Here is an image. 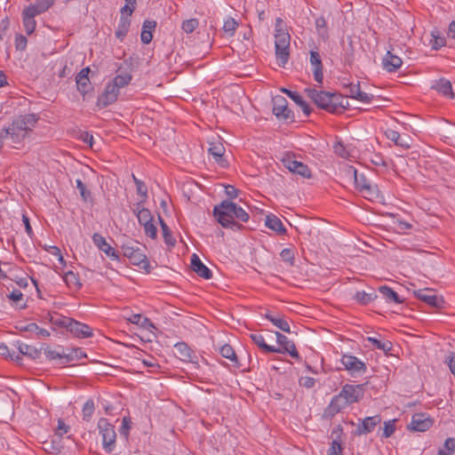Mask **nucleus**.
Listing matches in <instances>:
<instances>
[{"mask_svg":"<svg viewBox=\"0 0 455 455\" xmlns=\"http://www.w3.org/2000/svg\"><path fill=\"white\" fill-rule=\"evenodd\" d=\"M307 95L314 101L317 108L328 113L339 115L348 108L349 103L346 97L339 92H330L307 88L305 90Z\"/></svg>","mask_w":455,"mask_h":455,"instance_id":"nucleus-1","label":"nucleus"},{"mask_svg":"<svg viewBox=\"0 0 455 455\" xmlns=\"http://www.w3.org/2000/svg\"><path fill=\"white\" fill-rule=\"evenodd\" d=\"M237 204L229 200H223L216 204L212 210V215L217 222L224 228H230L234 231H240L243 226L235 220V214Z\"/></svg>","mask_w":455,"mask_h":455,"instance_id":"nucleus-2","label":"nucleus"},{"mask_svg":"<svg viewBox=\"0 0 455 455\" xmlns=\"http://www.w3.org/2000/svg\"><path fill=\"white\" fill-rule=\"evenodd\" d=\"M121 249L124 256L129 259L132 265L144 270L147 274L150 273L149 261L140 244L136 242H128L123 243Z\"/></svg>","mask_w":455,"mask_h":455,"instance_id":"nucleus-3","label":"nucleus"},{"mask_svg":"<svg viewBox=\"0 0 455 455\" xmlns=\"http://www.w3.org/2000/svg\"><path fill=\"white\" fill-rule=\"evenodd\" d=\"M291 36L288 32L275 34V57L279 67H284L290 58Z\"/></svg>","mask_w":455,"mask_h":455,"instance_id":"nucleus-4","label":"nucleus"},{"mask_svg":"<svg viewBox=\"0 0 455 455\" xmlns=\"http://www.w3.org/2000/svg\"><path fill=\"white\" fill-rule=\"evenodd\" d=\"M346 172L348 176L353 177L355 188L363 194L364 197L370 199L377 196L378 188L371 186L363 173L358 174L357 170L351 165L347 168Z\"/></svg>","mask_w":455,"mask_h":455,"instance_id":"nucleus-5","label":"nucleus"},{"mask_svg":"<svg viewBox=\"0 0 455 455\" xmlns=\"http://www.w3.org/2000/svg\"><path fill=\"white\" fill-rule=\"evenodd\" d=\"M100 434L102 436V445L107 452H111L116 447V431L115 427L105 418H100L98 421Z\"/></svg>","mask_w":455,"mask_h":455,"instance_id":"nucleus-6","label":"nucleus"},{"mask_svg":"<svg viewBox=\"0 0 455 455\" xmlns=\"http://www.w3.org/2000/svg\"><path fill=\"white\" fill-rule=\"evenodd\" d=\"M273 102V114L279 119V120H291L294 119V115L292 110H291L288 108V101L287 100L281 95H276L272 99Z\"/></svg>","mask_w":455,"mask_h":455,"instance_id":"nucleus-7","label":"nucleus"},{"mask_svg":"<svg viewBox=\"0 0 455 455\" xmlns=\"http://www.w3.org/2000/svg\"><path fill=\"white\" fill-rule=\"evenodd\" d=\"M276 342L280 345V347H276L275 349L279 351H273L272 353L278 354H289L292 358L301 361V357L299 355L296 346L293 341L290 340L285 335L282 334L279 331H275Z\"/></svg>","mask_w":455,"mask_h":455,"instance_id":"nucleus-8","label":"nucleus"},{"mask_svg":"<svg viewBox=\"0 0 455 455\" xmlns=\"http://www.w3.org/2000/svg\"><path fill=\"white\" fill-rule=\"evenodd\" d=\"M364 384L350 385L346 384L342 387L339 394L348 403L349 405L359 402L364 395Z\"/></svg>","mask_w":455,"mask_h":455,"instance_id":"nucleus-9","label":"nucleus"},{"mask_svg":"<svg viewBox=\"0 0 455 455\" xmlns=\"http://www.w3.org/2000/svg\"><path fill=\"white\" fill-rule=\"evenodd\" d=\"M341 363L351 376L364 373L367 371L366 364L355 355L345 354L341 357Z\"/></svg>","mask_w":455,"mask_h":455,"instance_id":"nucleus-10","label":"nucleus"},{"mask_svg":"<svg viewBox=\"0 0 455 455\" xmlns=\"http://www.w3.org/2000/svg\"><path fill=\"white\" fill-rule=\"evenodd\" d=\"M28 131L30 130L28 128L24 121L20 116L12 121L9 128L4 130L5 133L4 136L10 134L14 142L20 141V140L24 139L28 134Z\"/></svg>","mask_w":455,"mask_h":455,"instance_id":"nucleus-11","label":"nucleus"},{"mask_svg":"<svg viewBox=\"0 0 455 455\" xmlns=\"http://www.w3.org/2000/svg\"><path fill=\"white\" fill-rule=\"evenodd\" d=\"M381 422V416L377 414L371 417H366L357 424L353 435L355 436L364 435L371 433L375 427Z\"/></svg>","mask_w":455,"mask_h":455,"instance_id":"nucleus-12","label":"nucleus"},{"mask_svg":"<svg viewBox=\"0 0 455 455\" xmlns=\"http://www.w3.org/2000/svg\"><path fill=\"white\" fill-rule=\"evenodd\" d=\"M347 406H349L348 403L339 393L331 398L330 403L324 409L323 418L331 419Z\"/></svg>","mask_w":455,"mask_h":455,"instance_id":"nucleus-13","label":"nucleus"},{"mask_svg":"<svg viewBox=\"0 0 455 455\" xmlns=\"http://www.w3.org/2000/svg\"><path fill=\"white\" fill-rule=\"evenodd\" d=\"M434 424V419L426 413H415L411 417L409 428L412 431L425 432Z\"/></svg>","mask_w":455,"mask_h":455,"instance_id":"nucleus-14","label":"nucleus"},{"mask_svg":"<svg viewBox=\"0 0 455 455\" xmlns=\"http://www.w3.org/2000/svg\"><path fill=\"white\" fill-rule=\"evenodd\" d=\"M414 295L419 300L427 303V305L436 307L442 308L444 304V300L442 297H438L436 294L433 292L432 290L424 289L418 290L414 291Z\"/></svg>","mask_w":455,"mask_h":455,"instance_id":"nucleus-15","label":"nucleus"},{"mask_svg":"<svg viewBox=\"0 0 455 455\" xmlns=\"http://www.w3.org/2000/svg\"><path fill=\"white\" fill-rule=\"evenodd\" d=\"M119 92L117 89H115V85L112 86L108 83L106 84L105 89L97 99L96 105L100 108H104L117 100Z\"/></svg>","mask_w":455,"mask_h":455,"instance_id":"nucleus-16","label":"nucleus"},{"mask_svg":"<svg viewBox=\"0 0 455 455\" xmlns=\"http://www.w3.org/2000/svg\"><path fill=\"white\" fill-rule=\"evenodd\" d=\"M175 348V355L181 361L185 363H191L194 364H196L198 366L197 363V356L196 353L191 349V347L186 343V342H177L174 345Z\"/></svg>","mask_w":455,"mask_h":455,"instance_id":"nucleus-17","label":"nucleus"},{"mask_svg":"<svg viewBox=\"0 0 455 455\" xmlns=\"http://www.w3.org/2000/svg\"><path fill=\"white\" fill-rule=\"evenodd\" d=\"M283 164L291 172L300 175L303 178H310L311 171L308 166L302 162L287 157L283 159Z\"/></svg>","mask_w":455,"mask_h":455,"instance_id":"nucleus-18","label":"nucleus"},{"mask_svg":"<svg viewBox=\"0 0 455 455\" xmlns=\"http://www.w3.org/2000/svg\"><path fill=\"white\" fill-rule=\"evenodd\" d=\"M90 71L91 69L89 67L84 68L76 76L77 91L83 96H85L88 92H90L92 90V86L89 79Z\"/></svg>","mask_w":455,"mask_h":455,"instance_id":"nucleus-19","label":"nucleus"},{"mask_svg":"<svg viewBox=\"0 0 455 455\" xmlns=\"http://www.w3.org/2000/svg\"><path fill=\"white\" fill-rule=\"evenodd\" d=\"M67 331H69L75 337L80 339L89 338L92 336V330L89 325L76 321L73 318L71 319V323H69Z\"/></svg>","mask_w":455,"mask_h":455,"instance_id":"nucleus-20","label":"nucleus"},{"mask_svg":"<svg viewBox=\"0 0 455 455\" xmlns=\"http://www.w3.org/2000/svg\"><path fill=\"white\" fill-rule=\"evenodd\" d=\"M92 242L99 250L103 251L111 259L119 260V255L116 251L107 243L106 239L101 235L94 233Z\"/></svg>","mask_w":455,"mask_h":455,"instance_id":"nucleus-21","label":"nucleus"},{"mask_svg":"<svg viewBox=\"0 0 455 455\" xmlns=\"http://www.w3.org/2000/svg\"><path fill=\"white\" fill-rule=\"evenodd\" d=\"M385 135L397 147H400L405 150L411 148V138L408 135H401L397 131L393 129H387Z\"/></svg>","mask_w":455,"mask_h":455,"instance_id":"nucleus-22","label":"nucleus"},{"mask_svg":"<svg viewBox=\"0 0 455 455\" xmlns=\"http://www.w3.org/2000/svg\"><path fill=\"white\" fill-rule=\"evenodd\" d=\"M310 64L313 67V75L315 80L319 84H323V63L322 59L318 52L310 51Z\"/></svg>","mask_w":455,"mask_h":455,"instance_id":"nucleus-23","label":"nucleus"},{"mask_svg":"<svg viewBox=\"0 0 455 455\" xmlns=\"http://www.w3.org/2000/svg\"><path fill=\"white\" fill-rule=\"evenodd\" d=\"M343 434V429L340 425L336 426L332 432L331 435H334L335 438L331 443V446L328 450V455H342L343 446L341 435Z\"/></svg>","mask_w":455,"mask_h":455,"instance_id":"nucleus-24","label":"nucleus"},{"mask_svg":"<svg viewBox=\"0 0 455 455\" xmlns=\"http://www.w3.org/2000/svg\"><path fill=\"white\" fill-rule=\"evenodd\" d=\"M191 268L194 272H196L200 277L204 279L209 280L212 277V270L206 267L200 258L196 254H192L191 256Z\"/></svg>","mask_w":455,"mask_h":455,"instance_id":"nucleus-25","label":"nucleus"},{"mask_svg":"<svg viewBox=\"0 0 455 455\" xmlns=\"http://www.w3.org/2000/svg\"><path fill=\"white\" fill-rule=\"evenodd\" d=\"M402 59L395 55L392 51H387L382 59V67L386 71L389 73L395 72L402 66Z\"/></svg>","mask_w":455,"mask_h":455,"instance_id":"nucleus-26","label":"nucleus"},{"mask_svg":"<svg viewBox=\"0 0 455 455\" xmlns=\"http://www.w3.org/2000/svg\"><path fill=\"white\" fill-rule=\"evenodd\" d=\"M208 152L221 167H227L228 162L224 158L225 148L220 141L211 142Z\"/></svg>","mask_w":455,"mask_h":455,"instance_id":"nucleus-27","label":"nucleus"},{"mask_svg":"<svg viewBox=\"0 0 455 455\" xmlns=\"http://www.w3.org/2000/svg\"><path fill=\"white\" fill-rule=\"evenodd\" d=\"M349 97L355 99L356 100L362 101L363 103H370L374 99L372 94H368L364 92H362L360 89V83L357 84H349L347 85Z\"/></svg>","mask_w":455,"mask_h":455,"instance_id":"nucleus-28","label":"nucleus"},{"mask_svg":"<svg viewBox=\"0 0 455 455\" xmlns=\"http://www.w3.org/2000/svg\"><path fill=\"white\" fill-rule=\"evenodd\" d=\"M87 355L80 347H62V362L61 364H67L74 361L85 358Z\"/></svg>","mask_w":455,"mask_h":455,"instance_id":"nucleus-29","label":"nucleus"},{"mask_svg":"<svg viewBox=\"0 0 455 455\" xmlns=\"http://www.w3.org/2000/svg\"><path fill=\"white\" fill-rule=\"evenodd\" d=\"M281 92L285 93L298 106H299L306 116H308L311 114L312 109L310 106L303 100L302 96L298 92H293L286 88H281Z\"/></svg>","mask_w":455,"mask_h":455,"instance_id":"nucleus-30","label":"nucleus"},{"mask_svg":"<svg viewBox=\"0 0 455 455\" xmlns=\"http://www.w3.org/2000/svg\"><path fill=\"white\" fill-rule=\"evenodd\" d=\"M431 88L445 97L454 98L452 85L448 79L440 78L439 80H435Z\"/></svg>","mask_w":455,"mask_h":455,"instance_id":"nucleus-31","label":"nucleus"},{"mask_svg":"<svg viewBox=\"0 0 455 455\" xmlns=\"http://www.w3.org/2000/svg\"><path fill=\"white\" fill-rule=\"evenodd\" d=\"M132 79V76L128 72L123 71L122 67H119L117 69V75L108 84L112 86L115 85V89H117L119 92L120 88L128 85Z\"/></svg>","mask_w":455,"mask_h":455,"instance_id":"nucleus-32","label":"nucleus"},{"mask_svg":"<svg viewBox=\"0 0 455 455\" xmlns=\"http://www.w3.org/2000/svg\"><path fill=\"white\" fill-rule=\"evenodd\" d=\"M13 346L19 350L18 354L20 355H22L31 359H36L41 355L42 349H37L36 347L24 344L20 340L15 341Z\"/></svg>","mask_w":455,"mask_h":455,"instance_id":"nucleus-33","label":"nucleus"},{"mask_svg":"<svg viewBox=\"0 0 455 455\" xmlns=\"http://www.w3.org/2000/svg\"><path fill=\"white\" fill-rule=\"evenodd\" d=\"M265 225L269 229L276 232L278 235H285L286 228H284L281 220L273 213H268L266 216Z\"/></svg>","mask_w":455,"mask_h":455,"instance_id":"nucleus-34","label":"nucleus"},{"mask_svg":"<svg viewBox=\"0 0 455 455\" xmlns=\"http://www.w3.org/2000/svg\"><path fill=\"white\" fill-rule=\"evenodd\" d=\"M156 28V21L151 20H144L140 34V40L144 44H148L153 39V32Z\"/></svg>","mask_w":455,"mask_h":455,"instance_id":"nucleus-35","label":"nucleus"},{"mask_svg":"<svg viewBox=\"0 0 455 455\" xmlns=\"http://www.w3.org/2000/svg\"><path fill=\"white\" fill-rule=\"evenodd\" d=\"M379 291L388 303L402 304L404 301L396 291L387 285L379 286Z\"/></svg>","mask_w":455,"mask_h":455,"instance_id":"nucleus-36","label":"nucleus"},{"mask_svg":"<svg viewBox=\"0 0 455 455\" xmlns=\"http://www.w3.org/2000/svg\"><path fill=\"white\" fill-rule=\"evenodd\" d=\"M54 2L55 0H36L35 4H29L26 8L37 16L50 9Z\"/></svg>","mask_w":455,"mask_h":455,"instance_id":"nucleus-37","label":"nucleus"},{"mask_svg":"<svg viewBox=\"0 0 455 455\" xmlns=\"http://www.w3.org/2000/svg\"><path fill=\"white\" fill-rule=\"evenodd\" d=\"M131 26V20L125 15H121L118 22V26L116 29V36L121 42L124 41L127 36Z\"/></svg>","mask_w":455,"mask_h":455,"instance_id":"nucleus-38","label":"nucleus"},{"mask_svg":"<svg viewBox=\"0 0 455 455\" xmlns=\"http://www.w3.org/2000/svg\"><path fill=\"white\" fill-rule=\"evenodd\" d=\"M21 15L25 30L28 35H31L35 31L36 27V22L35 20V17L36 15L29 12L27 8H24Z\"/></svg>","mask_w":455,"mask_h":455,"instance_id":"nucleus-39","label":"nucleus"},{"mask_svg":"<svg viewBox=\"0 0 455 455\" xmlns=\"http://www.w3.org/2000/svg\"><path fill=\"white\" fill-rule=\"evenodd\" d=\"M63 280L71 290L78 291L82 287V283L80 282L78 274L74 273L73 271H68L65 273Z\"/></svg>","mask_w":455,"mask_h":455,"instance_id":"nucleus-40","label":"nucleus"},{"mask_svg":"<svg viewBox=\"0 0 455 455\" xmlns=\"http://www.w3.org/2000/svg\"><path fill=\"white\" fill-rule=\"evenodd\" d=\"M251 339L256 344L264 353H272L273 351H278L275 347L267 345L265 342L264 337L259 333H251L250 335Z\"/></svg>","mask_w":455,"mask_h":455,"instance_id":"nucleus-41","label":"nucleus"},{"mask_svg":"<svg viewBox=\"0 0 455 455\" xmlns=\"http://www.w3.org/2000/svg\"><path fill=\"white\" fill-rule=\"evenodd\" d=\"M366 340L370 342L374 348L383 351L386 355L393 348V344L389 340H380L374 337H368Z\"/></svg>","mask_w":455,"mask_h":455,"instance_id":"nucleus-42","label":"nucleus"},{"mask_svg":"<svg viewBox=\"0 0 455 455\" xmlns=\"http://www.w3.org/2000/svg\"><path fill=\"white\" fill-rule=\"evenodd\" d=\"M220 353L223 357L229 359L233 363V365L235 367H236V368L241 367V364L239 363L238 357H237L234 348L230 345L225 344L224 346H222L220 347Z\"/></svg>","mask_w":455,"mask_h":455,"instance_id":"nucleus-43","label":"nucleus"},{"mask_svg":"<svg viewBox=\"0 0 455 455\" xmlns=\"http://www.w3.org/2000/svg\"><path fill=\"white\" fill-rule=\"evenodd\" d=\"M158 220H159V224L161 226V229L163 232L164 243L167 245L173 247L176 244V240L172 236V230L170 229L168 225L165 223V221L163 220V218L160 215H158Z\"/></svg>","mask_w":455,"mask_h":455,"instance_id":"nucleus-44","label":"nucleus"},{"mask_svg":"<svg viewBox=\"0 0 455 455\" xmlns=\"http://www.w3.org/2000/svg\"><path fill=\"white\" fill-rule=\"evenodd\" d=\"M353 299L361 305H367L377 299V294L374 291L365 292L364 291H358L355 293Z\"/></svg>","mask_w":455,"mask_h":455,"instance_id":"nucleus-45","label":"nucleus"},{"mask_svg":"<svg viewBox=\"0 0 455 455\" xmlns=\"http://www.w3.org/2000/svg\"><path fill=\"white\" fill-rule=\"evenodd\" d=\"M70 317L63 316L59 315L58 313H54V315H50V323L57 327L66 328L68 329L69 323H71Z\"/></svg>","mask_w":455,"mask_h":455,"instance_id":"nucleus-46","label":"nucleus"},{"mask_svg":"<svg viewBox=\"0 0 455 455\" xmlns=\"http://www.w3.org/2000/svg\"><path fill=\"white\" fill-rule=\"evenodd\" d=\"M95 411V404L94 401L92 399H88L83 406L82 414H83V420L86 422H90L92 415Z\"/></svg>","mask_w":455,"mask_h":455,"instance_id":"nucleus-47","label":"nucleus"},{"mask_svg":"<svg viewBox=\"0 0 455 455\" xmlns=\"http://www.w3.org/2000/svg\"><path fill=\"white\" fill-rule=\"evenodd\" d=\"M76 188L79 190L80 196L84 202H92V193L89 189H87L85 184L80 180L77 179L76 180Z\"/></svg>","mask_w":455,"mask_h":455,"instance_id":"nucleus-48","label":"nucleus"},{"mask_svg":"<svg viewBox=\"0 0 455 455\" xmlns=\"http://www.w3.org/2000/svg\"><path fill=\"white\" fill-rule=\"evenodd\" d=\"M455 452V439L449 437L445 440L443 447L439 449L437 455H452Z\"/></svg>","mask_w":455,"mask_h":455,"instance_id":"nucleus-49","label":"nucleus"},{"mask_svg":"<svg viewBox=\"0 0 455 455\" xmlns=\"http://www.w3.org/2000/svg\"><path fill=\"white\" fill-rule=\"evenodd\" d=\"M199 26V20L196 18L186 20L181 24V29L186 34L193 33L196 28Z\"/></svg>","mask_w":455,"mask_h":455,"instance_id":"nucleus-50","label":"nucleus"},{"mask_svg":"<svg viewBox=\"0 0 455 455\" xmlns=\"http://www.w3.org/2000/svg\"><path fill=\"white\" fill-rule=\"evenodd\" d=\"M271 323L277 327L279 330L284 332H291L290 325L287 320L280 315H276L273 319H271Z\"/></svg>","mask_w":455,"mask_h":455,"instance_id":"nucleus-51","label":"nucleus"},{"mask_svg":"<svg viewBox=\"0 0 455 455\" xmlns=\"http://www.w3.org/2000/svg\"><path fill=\"white\" fill-rule=\"evenodd\" d=\"M132 180L136 185L137 194L146 200L148 197V188L146 184L142 180H139L134 174H132Z\"/></svg>","mask_w":455,"mask_h":455,"instance_id":"nucleus-52","label":"nucleus"},{"mask_svg":"<svg viewBox=\"0 0 455 455\" xmlns=\"http://www.w3.org/2000/svg\"><path fill=\"white\" fill-rule=\"evenodd\" d=\"M237 27L238 23L236 20L233 18H229L224 22L223 30L228 36H234Z\"/></svg>","mask_w":455,"mask_h":455,"instance_id":"nucleus-53","label":"nucleus"},{"mask_svg":"<svg viewBox=\"0 0 455 455\" xmlns=\"http://www.w3.org/2000/svg\"><path fill=\"white\" fill-rule=\"evenodd\" d=\"M44 353L48 360H60V363L62 362V349L60 351L59 350H53L49 346H46L44 348Z\"/></svg>","mask_w":455,"mask_h":455,"instance_id":"nucleus-54","label":"nucleus"},{"mask_svg":"<svg viewBox=\"0 0 455 455\" xmlns=\"http://www.w3.org/2000/svg\"><path fill=\"white\" fill-rule=\"evenodd\" d=\"M281 259L289 264V266L292 267L295 264V257L294 252L290 248H284L280 252Z\"/></svg>","mask_w":455,"mask_h":455,"instance_id":"nucleus-55","label":"nucleus"},{"mask_svg":"<svg viewBox=\"0 0 455 455\" xmlns=\"http://www.w3.org/2000/svg\"><path fill=\"white\" fill-rule=\"evenodd\" d=\"M334 152L337 156L347 159L350 156V153L347 149L346 146L342 141H337L333 146Z\"/></svg>","mask_w":455,"mask_h":455,"instance_id":"nucleus-56","label":"nucleus"},{"mask_svg":"<svg viewBox=\"0 0 455 455\" xmlns=\"http://www.w3.org/2000/svg\"><path fill=\"white\" fill-rule=\"evenodd\" d=\"M395 419L385 421L381 437L388 438L395 433Z\"/></svg>","mask_w":455,"mask_h":455,"instance_id":"nucleus-57","label":"nucleus"},{"mask_svg":"<svg viewBox=\"0 0 455 455\" xmlns=\"http://www.w3.org/2000/svg\"><path fill=\"white\" fill-rule=\"evenodd\" d=\"M0 355L5 358H10L12 361L18 362L21 359L19 354H15L14 352L12 354L8 346L4 343L0 345Z\"/></svg>","mask_w":455,"mask_h":455,"instance_id":"nucleus-58","label":"nucleus"},{"mask_svg":"<svg viewBox=\"0 0 455 455\" xmlns=\"http://www.w3.org/2000/svg\"><path fill=\"white\" fill-rule=\"evenodd\" d=\"M136 217L140 225L153 221V215L151 214V212L148 208H146L145 210L139 211L138 215H136Z\"/></svg>","mask_w":455,"mask_h":455,"instance_id":"nucleus-59","label":"nucleus"},{"mask_svg":"<svg viewBox=\"0 0 455 455\" xmlns=\"http://www.w3.org/2000/svg\"><path fill=\"white\" fill-rule=\"evenodd\" d=\"M144 228V232L147 236L156 239L157 237V228L153 221L148 222L146 224H142Z\"/></svg>","mask_w":455,"mask_h":455,"instance_id":"nucleus-60","label":"nucleus"},{"mask_svg":"<svg viewBox=\"0 0 455 455\" xmlns=\"http://www.w3.org/2000/svg\"><path fill=\"white\" fill-rule=\"evenodd\" d=\"M250 219V215L248 212H246L240 205H236V211L235 214V220L237 222H248Z\"/></svg>","mask_w":455,"mask_h":455,"instance_id":"nucleus-61","label":"nucleus"},{"mask_svg":"<svg viewBox=\"0 0 455 455\" xmlns=\"http://www.w3.org/2000/svg\"><path fill=\"white\" fill-rule=\"evenodd\" d=\"M315 28L320 35H322V36L327 35V22L323 16L318 17L315 20Z\"/></svg>","mask_w":455,"mask_h":455,"instance_id":"nucleus-62","label":"nucleus"},{"mask_svg":"<svg viewBox=\"0 0 455 455\" xmlns=\"http://www.w3.org/2000/svg\"><path fill=\"white\" fill-rule=\"evenodd\" d=\"M433 41H432V48L435 50H438L441 47L445 45L446 39L443 36H436L435 32H432Z\"/></svg>","mask_w":455,"mask_h":455,"instance_id":"nucleus-63","label":"nucleus"},{"mask_svg":"<svg viewBox=\"0 0 455 455\" xmlns=\"http://www.w3.org/2000/svg\"><path fill=\"white\" fill-rule=\"evenodd\" d=\"M132 421L129 418L124 417L122 419V426L120 428V434L125 437H128L129 431L131 429Z\"/></svg>","mask_w":455,"mask_h":455,"instance_id":"nucleus-64","label":"nucleus"}]
</instances>
